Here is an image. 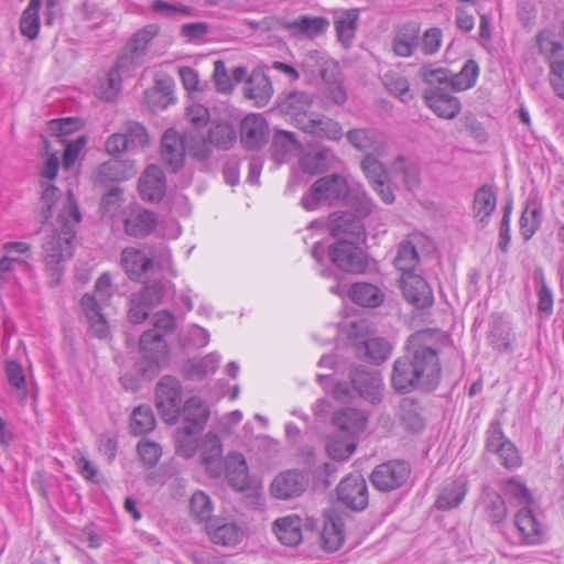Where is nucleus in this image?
<instances>
[{
  "label": "nucleus",
  "instance_id": "nucleus-36",
  "mask_svg": "<svg viewBox=\"0 0 564 564\" xmlns=\"http://www.w3.org/2000/svg\"><path fill=\"white\" fill-rule=\"evenodd\" d=\"M344 540V522L341 518L333 512L327 513L322 532L323 547L328 552H335L343 545Z\"/></svg>",
  "mask_w": 564,
  "mask_h": 564
},
{
  "label": "nucleus",
  "instance_id": "nucleus-33",
  "mask_svg": "<svg viewBox=\"0 0 564 564\" xmlns=\"http://www.w3.org/2000/svg\"><path fill=\"white\" fill-rule=\"evenodd\" d=\"M124 231L132 237H144L155 227V216L152 212L133 207L124 218Z\"/></svg>",
  "mask_w": 564,
  "mask_h": 564
},
{
  "label": "nucleus",
  "instance_id": "nucleus-42",
  "mask_svg": "<svg viewBox=\"0 0 564 564\" xmlns=\"http://www.w3.org/2000/svg\"><path fill=\"white\" fill-rule=\"evenodd\" d=\"M182 415L184 425L202 430L209 417V409L200 398L192 397L185 401Z\"/></svg>",
  "mask_w": 564,
  "mask_h": 564
},
{
  "label": "nucleus",
  "instance_id": "nucleus-21",
  "mask_svg": "<svg viewBox=\"0 0 564 564\" xmlns=\"http://www.w3.org/2000/svg\"><path fill=\"white\" fill-rule=\"evenodd\" d=\"M199 456L203 466L212 477L223 474V444L218 435L207 433L199 445Z\"/></svg>",
  "mask_w": 564,
  "mask_h": 564
},
{
  "label": "nucleus",
  "instance_id": "nucleus-19",
  "mask_svg": "<svg viewBox=\"0 0 564 564\" xmlns=\"http://www.w3.org/2000/svg\"><path fill=\"white\" fill-rule=\"evenodd\" d=\"M451 89L437 90V89H425L423 93V99L425 105L440 118L453 119L455 118L460 109L462 105L458 98L454 97L449 93Z\"/></svg>",
  "mask_w": 564,
  "mask_h": 564
},
{
  "label": "nucleus",
  "instance_id": "nucleus-55",
  "mask_svg": "<svg viewBox=\"0 0 564 564\" xmlns=\"http://www.w3.org/2000/svg\"><path fill=\"white\" fill-rule=\"evenodd\" d=\"M482 502L486 518L491 524H500L506 520L508 509L505 499L499 494L487 492Z\"/></svg>",
  "mask_w": 564,
  "mask_h": 564
},
{
  "label": "nucleus",
  "instance_id": "nucleus-61",
  "mask_svg": "<svg viewBox=\"0 0 564 564\" xmlns=\"http://www.w3.org/2000/svg\"><path fill=\"white\" fill-rule=\"evenodd\" d=\"M323 83L325 85L323 93L327 100L337 106H341L346 102L347 93L344 87V77L340 68L334 74V78H324Z\"/></svg>",
  "mask_w": 564,
  "mask_h": 564
},
{
  "label": "nucleus",
  "instance_id": "nucleus-12",
  "mask_svg": "<svg viewBox=\"0 0 564 564\" xmlns=\"http://www.w3.org/2000/svg\"><path fill=\"white\" fill-rule=\"evenodd\" d=\"M308 478L296 469H290L275 476L270 485L271 495L281 500L300 497L307 488Z\"/></svg>",
  "mask_w": 564,
  "mask_h": 564
},
{
  "label": "nucleus",
  "instance_id": "nucleus-7",
  "mask_svg": "<svg viewBox=\"0 0 564 564\" xmlns=\"http://www.w3.org/2000/svg\"><path fill=\"white\" fill-rule=\"evenodd\" d=\"M486 435L487 451L497 454L507 469H517L521 466V456L514 444L506 438L498 420L490 422Z\"/></svg>",
  "mask_w": 564,
  "mask_h": 564
},
{
  "label": "nucleus",
  "instance_id": "nucleus-27",
  "mask_svg": "<svg viewBox=\"0 0 564 564\" xmlns=\"http://www.w3.org/2000/svg\"><path fill=\"white\" fill-rule=\"evenodd\" d=\"M367 422V413L355 408L341 409L333 415V423L338 427L340 434L352 437L365 431Z\"/></svg>",
  "mask_w": 564,
  "mask_h": 564
},
{
  "label": "nucleus",
  "instance_id": "nucleus-63",
  "mask_svg": "<svg viewBox=\"0 0 564 564\" xmlns=\"http://www.w3.org/2000/svg\"><path fill=\"white\" fill-rule=\"evenodd\" d=\"M200 430L184 425L175 434L176 449L180 455L189 458L197 448L196 435Z\"/></svg>",
  "mask_w": 564,
  "mask_h": 564
},
{
  "label": "nucleus",
  "instance_id": "nucleus-16",
  "mask_svg": "<svg viewBox=\"0 0 564 564\" xmlns=\"http://www.w3.org/2000/svg\"><path fill=\"white\" fill-rule=\"evenodd\" d=\"M208 539L217 545L232 547L243 538V530L236 522L223 518H214L205 525Z\"/></svg>",
  "mask_w": 564,
  "mask_h": 564
},
{
  "label": "nucleus",
  "instance_id": "nucleus-20",
  "mask_svg": "<svg viewBox=\"0 0 564 564\" xmlns=\"http://www.w3.org/2000/svg\"><path fill=\"white\" fill-rule=\"evenodd\" d=\"M186 153L185 135L178 134L175 130L169 129L161 140V158L163 162L176 172L183 166Z\"/></svg>",
  "mask_w": 564,
  "mask_h": 564
},
{
  "label": "nucleus",
  "instance_id": "nucleus-11",
  "mask_svg": "<svg viewBox=\"0 0 564 564\" xmlns=\"http://www.w3.org/2000/svg\"><path fill=\"white\" fill-rule=\"evenodd\" d=\"M514 525L523 545H540L546 540V527L530 508L523 507L516 513Z\"/></svg>",
  "mask_w": 564,
  "mask_h": 564
},
{
  "label": "nucleus",
  "instance_id": "nucleus-48",
  "mask_svg": "<svg viewBox=\"0 0 564 564\" xmlns=\"http://www.w3.org/2000/svg\"><path fill=\"white\" fill-rule=\"evenodd\" d=\"M382 83L386 89L402 102L408 104L413 100V94L410 90V83L405 76L395 70H388L382 76Z\"/></svg>",
  "mask_w": 564,
  "mask_h": 564
},
{
  "label": "nucleus",
  "instance_id": "nucleus-5",
  "mask_svg": "<svg viewBox=\"0 0 564 564\" xmlns=\"http://www.w3.org/2000/svg\"><path fill=\"white\" fill-rule=\"evenodd\" d=\"M182 386L178 379L164 376L155 388V404L162 419L173 424L181 413Z\"/></svg>",
  "mask_w": 564,
  "mask_h": 564
},
{
  "label": "nucleus",
  "instance_id": "nucleus-35",
  "mask_svg": "<svg viewBox=\"0 0 564 564\" xmlns=\"http://www.w3.org/2000/svg\"><path fill=\"white\" fill-rule=\"evenodd\" d=\"M273 95V87L268 76L252 73L245 87V96L254 101L257 107L265 106Z\"/></svg>",
  "mask_w": 564,
  "mask_h": 564
},
{
  "label": "nucleus",
  "instance_id": "nucleus-22",
  "mask_svg": "<svg viewBox=\"0 0 564 564\" xmlns=\"http://www.w3.org/2000/svg\"><path fill=\"white\" fill-rule=\"evenodd\" d=\"M301 67L312 77L318 76L322 80L334 78V74L340 68L335 59L319 50L308 51L301 62Z\"/></svg>",
  "mask_w": 564,
  "mask_h": 564
},
{
  "label": "nucleus",
  "instance_id": "nucleus-28",
  "mask_svg": "<svg viewBox=\"0 0 564 564\" xmlns=\"http://www.w3.org/2000/svg\"><path fill=\"white\" fill-rule=\"evenodd\" d=\"M135 173L132 161L112 159L98 166L95 177L99 183L120 182L131 178Z\"/></svg>",
  "mask_w": 564,
  "mask_h": 564
},
{
  "label": "nucleus",
  "instance_id": "nucleus-32",
  "mask_svg": "<svg viewBox=\"0 0 564 564\" xmlns=\"http://www.w3.org/2000/svg\"><path fill=\"white\" fill-rule=\"evenodd\" d=\"M420 26L416 23H408L400 26L392 40V51L397 56L409 57L413 55L419 45Z\"/></svg>",
  "mask_w": 564,
  "mask_h": 564
},
{
  "label": "nucleus",
  "instance_id": "nucleus-60",
  "mask_svg": "<svg viewBox=\"0 0 564 564\" xmlns=\"http://www.w3.org/2000/svg\"><path fill=\"white\" fill-rule=\"evenodd\" d=\"M326 449L332 458L345 460L350 457L356 449L355 437L345 434L337 435L327 443Z\"/></svg>",
  "mask_w": 564,
  "mask_h": 564
},
{
  "label": "nucleus",
  "instance_id": "nucleus-29",
  "mask_svg": "<svg viewBox=\"0 0 564 564\" xmlns=\"http://www.w3.org/2000/svg\"><path fill=\"white\" fill-rule=\"evenodd\" d=\"M225 475L230 486L236 490H245L249 487V470L242 454L232 452L226 456Z\"/></svg>",
  "mask_w": 564,
  "mask_h": 564
},
{
  "label": "nucleus",
  "instance_id": "nucleus-56",
  "mask_svg": "<svg viewBox=\"0 0 564 564\" xmlns=\"http://www.w3.org/2000/svg\"><path fill=\"white\" fill-rule=\"evenodd\" d=\"M191 516L198 522H209L214 518V505L210 497L202 490L195 491L189 500Z\"/></svg>",
  "mask_w": 564,
  "mask_h": 564
},
{
  "label": "nucleus",
  "instance_id": "nucleus-30",
  "mask_svg": "<svg viewBox=\"0 0 564 564\" xmlns=\"http://www.w3.org/2000/svg\"><path fill=\"white\" fill-rule=\"evenodd\" d=\"M468 491V481L465 477H458L445 484L435 501L438 510L447 511L457 508Z\"/></svg>",
  "mask_w": 564,
  "mask_h": 564
},
{
  "label": "nucleus",
  "instance_id": "nucleus-3",
  "mask_svg": "<svg viewBox=\"0 0 564 564\" xmlns=\"http://www.w3.org/2000/svg\"><path fill=\"white\" fill-rule=\"evenodd\" d=\"M112 295L111 278L102 273L96 281L94 292L85 294L80 300L82 310L89 323L93 334L106 338L109 334L108 322L102 313Z\"/></svg>",
  "mask_w": 564,
  "mask_h": 564
},
{
  "label": "nucleus",
  "instance_id": "nucleus-34",
  "mask_svg": "<svg viewBox=\"0 0 564 564\" xmlns=\"http://www.w3.org/2000/svg\"><path fill=\"white\" fill-rule=\"evenodd\" d=\"M358 19V9L340 10L334 13V25L338 41L346 48L351 45L355 39Z\"/></svg>",
  "mask_w": 564,
  "mask_h": 564
},
{
  "label": "nucleus",
  "instance_id": "nucleus-43",
  "mask_svg": "<svg viewBox=\"0 0 564 564\" xmlns=\"http://www.w3.org/2000/svg\"><path fill=\"white\" fill-rule=\"evenodd\" d=\"M398 417L404 430L411 433H419L424 427V419L420 405L410 398L400 402Z\"/></svg>",
  "mask_w": 564,
  "mask_h": 564
},
{
  "label": "nucleus",
  "instance_id": "nucleus-24",
  "mask_svg": "<svg viewBox=\"0 0 564 564\" xmlns=\"http://www.w3.org/2000/svg\"><path fill=\"white\" fill-rule=\"evenodd\" d=\"M354 390L366 400L375 403L380 399L381 378L378 373L361 368H354L350 372Z\"/></svg>",
  "mask_w": 564,
  "mask_h": 564
},
{
  "label": "nucleus",
  "instance_id": "nucleus-50",
  "mask_svg": "<svg viewBox=\"0 0 564 564\" xmlns=\"http://www.w3.org/2000/svg\"><path fill=\"white\" fill-rule=\"evenodd\" d=\"M478 74V64L474 59H468L459 73L452 74L449 72V89L463 91L471 88L476 84Z\"/></svg>",
  "mask_w": 564,
  "mask_h": 564
},
{
  "label": "nucleus",
  "instance_id": "nucleus-1",
  "mask_svg": "<svg viewBox=\"0 0 564 564\" xmlns=\"http://www.w3.org/2000/svg\"><path fill=\"white\" fill-rule=\"evenodd\" d=\"M445 337L438 329H422L412 334L405 354L393 364L391 382L399 392L433 391L442 377L438 351Z\"/></svg>",
  "mask_w": 564,
  "mask_h": 564
},
{
  "label": "nucleus",
  "instance_id": "nucleus-47",
  "mask_svg": "<svg viewBox=\"0 0 564 564\" xmlns=\"http://www.w3.org/2000/svg\"><path fill=\"white\" fill-rule=\"evenodd\" d=\"M43 0H30L20 18V32L28 40H35L40 31V8Z\"/></svg>",
  "mask_w": 564,
  "mask_h": 564
},
{
  "label": "nucleus",
  "instance_id": "nucleus-44",
  "mask_svg": "<svg viewBox=\"0 0 564 564\" xmlns=\"http://www.w3.org/2000/svg\"><path fill=\"white\" fill-rule=\"evenodd\" d=\"M497 195L494 188L489 185L479 187L474 196L473 212L476 218L482 224H487L489 217L496 209Z\"/></svg>",
  "mask_w": 564,
  "mask_h": 564
},
{
  "label": "nucleus",
  "instance_id": "nucleus-39",
  "mask_svg": "<svg viewBox=\"0 0 564 564\" xmlns=\"http://www.w3.org/2000/svg\"><path fill=\"white\" fill-rule=\"evenodd\" d=\"M541 204L534 198L527 199L519 220L520 234L525 241L530 240L536 232L541 226Z\"/></svg>",
  "mask_w": 564,
  "mask_h": 564
},
{
  "label": "nucleus",
  "instance_id": "nucleus-37",
  "mask_svg": "<svg viewBox=\"0 0 564 564\" xmlns=\"http://www.w3.org/2000/svg\"><path fill=\"white\" fill-rule=\"evenodd\" d=\"M273 530L279 541L285 545H296L302 541V519L288 516L274 521Z\"/></svg>",
  "mask_w": 564,
  "mask_h": 564
},
{
  "label": "nucleus",
  "instance_id": "nucleus-17",
  "mask_svg": "<svg viewBox=\"0 0 564 564\" xmlns=\"http://www.w3.org/2000/svg\"><path fill=\"white\" fill-rule=\"evenodd\" d=\"M269 138L268 123L262 115L250 113L240 124V140L248 150L263 147Z\"/></svg>",
  "mask_w": 564,
  "mask_h": 564
},
{
  "label": "nucleus",
  "instance_id": "nucleus-41",
  "mask_svg": "<svg viewBox=\"0 0 564 564\" xmlns=\"http://www.w3.org/2000/svg\"><path fill=\"white\" fill-rule=\"evenodd\" d=\"M163 337V333L154 328L145 330L140 337V350L152 364H158L165 354L166 344Z\"/></svg>",
  "mask_w": 564,
  "mask_h": 564
},
{
  "label": "nucleus",
  "instance_id": "nucleus-8",
  "mask_svg": "<svg viewBox=\"0 0 564 564\" xmlns=\"http://www.w3.org/2000/svg\"><path fill=\"white\" fill-rule=\"evenodd\" d=\"M159 31L160 26L158 24H148L138 30L118 56L119 66H130L134 69L143 63L149 44L159 34Z\"/></svg>",
  "mask_w": 564,
  "mask_h": 564
},
{
  "label": "nucleus",
  "instance_id": "nucleus-64",
  "mask_svg": "<svg viewBox=\"0 0 564 564\" xmlns=\"http://www.w3.org/2000/svg\"><path fill=\"white\" fill-rule=\"evenodd\" d=\"M6 375L9 381V384L15 389L17 397L20 400H24L28 394L25 376L22 366L15 361H7L6 364Z\"/></svg>",
  "mask_w": 564,
  "mask_h": 564
},
{
  "label": "nucleus",
  "instance_id": "nucleus-58",
  "mask_svg": "<svg viewBox=\"0 0 564 564\" xmlns=\"http://www.w3.org/2000/svg\"><path fill=\"white\" fill-rule=\"evenodd\" d=\"M533 281L538 285V310L539 312L551 315L553 312V293L551 288L546 284L544 271L542 268H536L533 272Z\"/></svg>",
  "mask_w": 564,
  "mask_h": 564
},
{
  "label": "nucleus",
  "instance_id": "nucleus-2",
  "mask_svg": "<svg viewBox=\"0 0 564 564\" xmlns=\"http://www.w3.org/2000/svg\"><path fill=\"white\" fill-rule=\"evenodd\" d=\"M80 220L82 215L74 195L68 191L66 202L46 234L42 246L43 262L51 286L59 284L64 273V263L73 257L76 226Z\"/></svg>",
  "mask_w": 564,
  "mask_h": 564
},
{
  "label": "nucleus",
  "instance_id": "nucleus-31",
  "mask_svg": "<svg viewBox=\"0 0 564 564\" xmlns=\"http://www.w3.org/2000/svg\"><path fill=\"white\" fill-rule=\"evenodd\" d=\"M120 263L126 274L135 281H139L153 264L152 260L143 251L132 247L122 250Z\"/></svg>",
  "mask_w": 564,
  "mask_h": 564
},
{
  "label": "nucleus",
  "instance_id": "nucleus-25",
  "mask_svg": "<svg viewBox=\"0 0 564 564\" xmlns=\"http://www.w3.org/2000/svg\"><path fill=\"white\" fill-rule=\"evenodd\" d=\"M132 69L130 66H119L117 58L113 67L99 80L96 95L105 101L115 100L121 90L122 78L129 76Z\"/></svg>",
  "mask_w": 564,
  "mask_h": 564
},
{
  "label": "nucleus",
  "instance_id": "nucleus-54",
  "mask_svg": "<svg viewBox=\"0 0 564 564\" xmlns=\"http://www.w3.org/2000/svg\"><path fill=\"white\" fill-rule=\"evenodd\" d=\"M218 362L219 356L209 354L203 358L188 360L184 371L191 379H202L209 373H214L218 367Z\"/></svg>",
  "mask_w": 564,
  "mask_h": 564
},
{
  "label": "nucleus",
  "instance_id": "nucleus-57",
  "mask_svg": "<svg viewBox=\"0 0 564 564\" xmlns=\"http://www.w3.org/2000/svg\"><path fill=\"white\" fill-rule=\"evenodd\" d=\"M302 145L295 134L290 131L279 130L272 141L273 154L276 160L283 161L286 154L301 150Z\"/></svg>",
  "mask_w": 564,
  "mask_h": 564
},
{
  "label": "nucleus",
  "instance_id": "nucleus-53",
  "mask_svg": "<svg viewBox=\"0 0 564 564\" xmlns=\"http://www.w3.org/2000/svg\"><path fill=\"white\" fill-rule=\"evenodd\" d=\"M501 491L509 501L522 508H529L533 501L532 495L525 485L514 478L505 480L501 485Z\"/></svg>",
  "mask_w": 564,
  "mask_h": 564
},
{
  "label": "nucleus",
  "instance_id": "nucleus-10",
  "mask_svg": "<svg viewBox=\"0 0 564 564\" xmlns=\"http://www.w3.org/2000/svg\"><path fill=\"white\" fill-rule=\"evenodd\" d=\"M329 232L338 240H348L355 242H366L367 232L361 219L356 214L333 213L328 218Z\"/></svg>",
  "mask_w": 564,
  "mask_h": 564
},
{
  "label": "nucleus",
  "instance_id": "nucleus-38",
  "mask_svg": "<svg viewBox=\"0 0 564 564\" xmlns=\"http://www.w3.org/2000/svg\"><path fill=\"white\" fill-rule=\"evenodd\" d=\"M392 347L381 337H371L356 345L357 355L373 364L383 362L391 354Z\"/></svg>",
  "mask_w": 564,
  "mask_h": 564
},
{
  "label": "nucleus",
  "instance_id": "nucleus-59",
  "mask_svg": "<svg viewBox=\"0 0 564 564\" xmlns=\"http://www.w3.org/2000/svg\"><path fill=\"white\" fill-rule=\"evenodd\" d=\"M155 426V417L150 406L140 405L131 414L130 430L135 435L151 432Z\"/></svg>",
  "mask_w": 564,
  "mask_h": 564
},
{
  "label": "nucleus",
  "instance_id": "nucleus-14",
  "mask_svg": "<svg viewBox=\"0 0 564 564\" xmlns=\"http://www.w3.org/2000/svg\"><path fill=\"white\" fill-rule=\"evenodd\" d=\"M338 499L352 510H362L368 505V488L360 475L344 478L337 487Z\"/></svg>",
  "mask_w": 564,
  "mask_h": 564
},
{
  "label": "nucleus",
  "instance_id": "nucleus-26",
  "mask_svg": "<svg viewBox=\"0 0 564 564\" xmlns=\"http://www.w3.org/2000/svg\"><path fill=\"white\" fill-rule=\"evenodd\" d=\"M139 192L143 199L156 202L165 192V176L158 165H150L139 180Z\"/></svg>",
  "mask_w": 564,
  "mask_h": 564
},
{
  "label": "nucleus",
  "instance_id": "nucleus-45",
  "mask_svg": "<svg viewBox=\"0 0 564 564\" xmlns=\"http://www.w3.org/2000/svg\"><path fill=\"white\" fill-rule=\"evenodd\" d=\"M349 297L360 306L377 307L383 302L384 295L373 284L355 283L349 289Z\"/></svg>",
  "mask_w": 564,
  "mask_h": 564
},
{
  "label": "nucleus",
  "instance_id": "nucleus-4",
  "mask_svg": "<svg viewBox=\"0 0 564 564\" xmlns=\"http://www.w3.org/2000/svg\"><path fill=\"white\" fill-rule=\"evenodd\" d=\"M349 194L347 180L339 174H330L316 180L308 192L301 198L306 210H315L321 206H336L345 202Z\"/></svg>",
  "mask_w": 564,
  "mask_h": 564
},
{
  "label": "nucleus",
  "instance_id": "nucleus-40",
  "mask_svg": "<svg viewBox=\"0 0 564 564\" xmlns=\"http://www.w3.org/2000/svg\"><path fill=\"white\" fill-rule=\"evenodd\" d=\"M313 105V97L305 91H293L289 94L279 105L280 110L293 118L297 127V119L307 117L306 112Z\"/></svg>",
  "mask_w": 564,
  "mask_h": 564
},
{
  "label": "nucleus",
  "instance_id": "nucleus-23",
  "mask_svg": "<svg viewBox=\"0 0 564 564\" xmlns=\"http://www.w3.org/2000/svg\"><path fill=\"white\" fill-rule=\"evenodd\" d=\"M297 128L317 139L338 141L344 135L341 126L330 118L301 117L297 119Z\"/></svg>",
  "mask_w": 564,
  "mask_h": 564
},
{
  "label": "nucleus",
  "instance_id": "nucleus-51",
  "mask_svg": "<svg viewBox=\"0 0 564 564\" xmlns=\"http://www.w3.org/2000/svg\"><path fill=\"white\" fill-rule=\"evenodd\" d=\"M419 76L426 85L425 89L446 90L449 89V70L443 67L423 65L419 69Z\"/></svg>",
  "mask_w": 564,
  "mask_h": 564
},
{
  "label": "nucleus",
  "instance_id": "nucleus-49",
  "mask_svg": "<svg viewBox=\"0 0 564 564\" xmlns=\"http://www.w3.org/2000/svg\"><path fill=\"white\" fill-rule=\"evenodd\" d=\"M420 262L417 250L412 239H405L398 246L397 256L394 258V265L402 274L414 272Z\"/></svg>",
  "mask_w": 564,
  "mask_h": 564
},
{
  "label": "nucleus",
  "instance_id": "nucleus-18",
  "mask_svg": "<svg viewBox=\"0 0 564 564\" xmlns=\"http://www.w3.org/2000/svg\"><path fill=\"white\" fill-rule=\"evenodd\" d=\"M283 28L291 36L313 40L324 34L329 28V21L325 17L300 15L294 20H288Z\"/></svg>",
  "mask_w": 564,
  "mask_h": 564
},
{
  "label": "nucleus",
  "instance_id": "nucleus-13",
  "mask_svg": "<svg viewBox=\"0 0 564 564\" xmlns=\"http://www.w3.org/2000/svg\"><path fill=\"white\" fill-rule=\"evenodd\" d=\"M349 144L359 152L382 155L387 150V137L373 128H355L346 133Z\"/></svg>",
  "mask_w": 564,
  "mask_h": 564
},
{
  "label": "nucleus",
  "instance_id": "nucleus-15",
  "mask_svg": "<svg viewBox=\"0 0 564 564\" xmlns=\"http://www.w3.org/2000/svg\"><path fill=\"white\" fill-rule=\"evenodd\" d=\"M400 286L406 302L424 308L433 303V293L427 282L414 272L401 275Z\"/></svg>",
  "mask_w": 564,
  "mask_h": 564
},
{
  "label": "nucleus",
  "instance_id": "nucleus-9",
  "mask_svg": "<svg viewBox=\"0 0 564 564\" xmlns=\"http://www.w3.org/2000/svg\"><path fill=\"white\" fill-rule=\"evenodd\" d=\"M410 476V466L402 460H390L378 465L370 480L380 491L388 492L400 488Z\"/></svg>",
  "mask_w": 564,
  "mask_h": 564
},
{
  "label": "nucleus",
  "instance_id": "nucleus-52",
  "mask_svg": "<svg viewBox=\"0 0 564 564\" xmlns=\"http://www.w3.org/2000/svg\"><path fill=\"white\" fill-rule=\"evenodd\" d=\"M391 173L401 176L408 189L417 187L420 183V173L417 165L404 156H398L392 165Z\"/></svg>",
  "mask_w": 564,
  "mask_h": 564
},
{
  "label": "nucleus",
  "instance_id": "nucleus-6",
  "mask_svg": "<svg viewBox=\"0 0 564 564\" xmlns=\"http://www.w3.org/2000/svg\"><path fill=\"white\" fill-rule=\"evenodd\" d=\"M348 240H338L329 247L328 254L332 262L343 271L349 273H362L367 265V257L359 245Z\"/></svg>",
  "mask_w": 564,
  "mask_h": 564
},
{
  "label": "nucleus",
  "instance_id": "nucleus-62",
  "mask_svg": "<svg viewBox=\"0 0 564 564\" xmlns=\"http://www.w3.org/2000/svg\"><path fill=\"white\" fill-rule=\"evenodd\" d=\"M209 142L220 149H229L236 141V130L227 122H218L208 131Z\"/></svg>",
  "mask_w": 564,
  "mask_h": 564
},
{
  "label": "nucleus",
  "instance_id": "nucleus-46",
  "mask_svg": "<svg viewBox=\"0 0 564 564\" xmlns=\"http://www.w3.org/2000/svg\"><path fill=\"white\" fill-rule=\"evenodd\" d=\"M336 156L329 150H321L303 155L300 161V167L308 174H319L333 167Z\"/></svg>",
  "mask_w": 564,
  "mask_h": 564
}]
</instances>
